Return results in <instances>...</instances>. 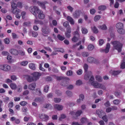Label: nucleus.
Returning <instances> with one entry per match:
<instances>
[{
	"label": "nucleus",
	"instance_id": "obj_42",
	"mask_svg": "<svg viewBox=\"0 0 125 125\" xmlns=\"http://www.w3.org/2000/svg\"><path fill=\"white\" fill-rule=\"evenodd\" d=\"M91 29L92 30H93V32L94 33H97L98 32V30L96 28V27L94 26L93 27H91Z\"/></svg>",
	"mask_w": 125,
	"mask_h": 125
},
{
	"label": "nucleus",
	"instance_id": "obj_61",
	"mask_svg": "<svg viewBox=\"0 0 125 125\" xmlns=\"http://www.w3.org/2000/svg\"><path fill=\"white\" fill-rule=\"evenodd\" d=\"M17 4V6L19 8H21L22 7V3L21 2H18Z\"/></svg>",
	"mask_w": 125,
	"mask_h": 125
},
{
	"label": "nucleus",
	"instance_id": "obj_47",
	"mask_svg": "<svg viewBox=\"0 0 125 125\" xmlns=\"http://www.w3.org/2000/svg\"><path fill=\"white\" fill-rule=\"evenodd\" d=\"M32 36L34 37H36L38 35L37 32L35 31H32Z\"/></svg>",
	"mask_w": 125,
	"mask_h": 125
},
{
	"label": "nucleus",
	"instance_id": "obj_51",
	"mask_svg": "<svg viewBox=\"0 0 125 125\" xmlns=\"http://www.w3.org/2000/svg\"><path fill=\"white\" fill-rule=\"evenodd\" d=\"M27 104V103L26 102L23 101L21 102L20 103V104L22 106H24Z\"/></svg>",
	"mask_w": 125,
	"mask_h": 125
},
{
	"label": "nucleus",
	"instance_id": "obj_17",
	"mask_svg": "<svg viewBox=\"0 0 125 125\" xmlns=\"http://www.w3.org/2000/svg\"><path fill=\"white\" fill-rule=\"evenodd\" d=\"M100 83L96 81H94L93 82H92L91 84L92 85L94 86V88H98Z\"/></svg>",
	"mask_w": 125,
	"mask_h": 125
},
{
	"label": "nucleus",
	"instance_id": "obj_5",
	"mask_svg": "<svg viewBox=\"0 0 125 125\" xmlns=\"http://www.w3.org/2000/svg\"><path fill=\"white\" fill-rule=\"evenodd\" d=\"M31 75H32L35 81H36L41 75V74L38 72H35L32 73Z\"/></svg>",
	"mask_w": 125,
	"mask_h": 125
},
{
	"label": "nucleus",
	"instance_id": "obj_16",
	"mask_svg": "<svg viewBox=\"0 0 125 125\" xmlns=\"http://www.w3.org/2000/svg\"><path fill=\"white\" fill-rule=\"evenodd\" d=\"M36 84L35 83H33L29 85L28 88L31 90H33L35 88Z\"/></svg>",
	"mask_w": 125,
	"mask_h": 125
},
{
	"label": "nucleus",
	"instance_id": "obj_37",
	"mask_svg": "<svg viewBox=\"0 0 125 125\" xmlns=\"http://www.w3.org/2000/svg\"><path fill=\"white\" fill-rule=\"evenodd\" d=\"M98 88H101L103 90H105L106 89V87L104 85L100 83L99 84Z\"/></svg>",
	"mask_w": 125,
	"mask_h": 125
},
{
	"label": "nucleus",
	"instance_id": "obj_2",
	"mask_svg": "<svg viewBox=\"0 0 125 125\" xmlns=\"http://www.w3.org/2000/svg\"><path fill=\"white\" fill-rule=\"evenodd\" d=\"M42 31L43 35L45 36L44 34H49L50 32V30L48 26L45 25L42 28Z\"/></svg>",
	"mask_w": 125,
	"mask_h": 125
},
{
	"label": "nucleus",
	"instance_id": "obj_14",
	"mask_svg": "<svg viewBox=\"0 0 125 125\" xmlns=\"http://www.w3.org/2000/svg\"><path fill=\"white\" fill-rule=\"evenodd\" d=\"M10 53L14 55H17L19 53L17 50L14 49H11L10 50Z\"/></svg>",
	"mask_w": 125,
	"mask_h": 125
},
{
	"label": "nucleus",
	"instance_id": "obj_25",
	"mask_svg": "<svg viewBox=\"0 0 125 125\" xmlns=\"http://www.w3.org/2000/svg\"><path fill=\"white\" fill-rule=\"evenodd\" d=\"M29 67L31 70H34L36 68L35 66V64L34 63H31L29 64Z\"/></svg>",
	"mask_w": 125,
	"mask_h": 125
},
{
	"label": "nucleus",
	"instance_id": "obj_22",
	"mask_svg": "<svg viewBox=\"0 0 125 125\" xmlns=\"http://www.w3.org/2000/svg\"><path fill=\"white\" fill-rule=\"evenodd\" d=\"M116 28L118 29L123 28V24L121 22H119L117 23L116 25Z\"/></svg>",
	"mask_w": 125,
	"mask_h": 125
},
{
	"label": "nucleus",
	"instance_id": "obj_26",
	"mask_svg": "<svg viewBox=\"0 0 125 125\" xmlns=\"http://www.w3.org/2000/svg\"><path fill=\"white\" fill-rule=\"evenodd\" d=\"M95 60V58L93 57H89L88 58L87 61L90 63L93 62Z\"/></svg>",
	"mask_w": 125,
	"mask_h": 125
},
{
	"label": "nucleus",
	"instance_id": "obj_44",
	"mask_svg": "<svg viewBox=\"0 0 125 125\" xmlns=\"http://www.w3.org/2000/svg\"><path fill=\"white\" fill-rule=\"evenodd\" d=\"M88 48L89 50L92 51L94 49V46L92 44H90L88 45Z\"/></svg>",
	"mask_w": 125,
	"mask_h": 125
},
{
	"label": "nucleus",
	"instance_id": "obj_7",
	"mask_svg": "<svg viewBox=\"0 0 125 125\" xmlns=\"http://www.w3.org/2000/svg\"><path fill=\"white\" fill-rule=\"evenodd\" d=\"M25 77L26 78L27 81L29 82L35 81L33 76L28 75H25Z\"/></svg>",
	"mask_w": 125,
	"mask_h": 125
},
{
	"label": "nucleus",
	"instance_id": "obj_34",
	"mask_svg": "<svg viewBox=\"0 0 125 125\" xmlns=\"http://www.w3.org/2000/svg\"><path fill=\"white\" fill-rule=\"evenodd\" d=\"M10 86L11 89H12L14 90L16 89V85L14 83H11L10 84Z\"/></svg>",
	"mask_w": 125,
	"mask_h": 125
},
{
	"label": "nucleus",
	"instance_id": "obj_19",
	"mask_svg": "<svg viewBox=\"0 0 125 125\" xmlns=\"http://www.w3.org/2000/svg\"><path fill=\"white\" fill-rule=\"evenodd\" d=\"M67 19L71 24H74V20L71 17L68 16L67 17Z\"/></svg>",
	"mask_w": 125,
	"mask_h": 125
},
{
	"label": "nucleus",
	"instance_id": "obj_57",
	"mask_svg": "<svg viewBox=\"0 0 125 125\" xmlns=\"http://www.w3.org/2000/svg\"><path fill=\"white\" fill-rule=\"evenodd\" d=\"M73 72L71 70L67 71L66 73V74L68 76H71L73 74Z\"/></svg>",
	"mask_w": 125,
	"mask_h": 125
},
{
	"label": "nucleus",
	"instance_id": "obj_35",
	"mask_svg": "<svg viewBox=\"0 0 125 125\" xmlns=\"http://www.w3.org/2000/svg\"><path fill=\"white\" fill-rule=\"evenodd\" d=\"M82 55L83 57H87L89 56V53L87 52H83L82 53Z\"/></svg>",
	"mask_w": 125,
	"mask_h": 125
},
{
	"label": "nucleus",
	"instance_id": "obj_59",
	"mask_svg": "<svg viewBox=\"0 0 125 125\" xmlns=\"http://www.w3.org/2000/svg\"><path fill=\"white\" fill-rule=\"evenodd\" d=\"M78 38L76 36H74L72 38V40L74 42H76L78 40Z\"/></svg>",
	"mask_w": 125,
	"mask_h": 125
},
{
	"label": "nucleus",
	"instance_id": "obj_21",
	"mask_svg": "<svg viewBox=\"0 0 125 125\" xmlns=\"http://www.w3.org/2000/svg\"><path fill=\"white\" fill-rule=\"evenodd\" d=\"M44 101L43 98L41 97H36L34 101L36 102H43Z\"/></svg>",
	"mask_w": 125,
	"mask_h": 125
},
{
	"label": "nucleus",
	"instance_id": "obj_52",
	"mask_svg": "<svg viewBox=\"0 0 125 125\" xmlns=\"http://www.w3.org/2000/svg\"><path fill=\"white\" fill-rule=\"evenodd\" d=\"M87 121V119L86 118L83 117L81 119V121L83 124L86 122Z\"/></svg>",
	"mask_w": 125,
	"mask_h": 125
},
{
	"label": "nucleus",
	"instance_id": "obj_55",
	"mask_svg": "<svg viewBox=\"0 0 125 125\" xmlns=\"http://www.w3.org/2000/svg\"><path fill=\"white\" fill-rule=\"evenodd\" d=\"M112 110L111 107H107L106 109V112L107 113H109Z\"/></svg>",
	"mask_w": 125,
	"mask_h": 125
},
{
	"label": "nucleus",
	"instance_id": "obj_56",
	"mask_svg": "<svg viewBox=\"0 0 125 125\" xmlns=\"http://www.w3.org/2000/svg\"><path fill=\"white\" fill-rule=\"evenodd\" d=\"M55 93L58 96H60L62 94V92L59 90H56Z\"/></svg>",
	"mask_w": 125,
	"mask_h": 125
},
{
	"label": "nucleus",
	"instance_id": "obj_36",
	"mask_svg": "<svg viewBox=\"0 0 125 125\" xmlns=\"http://www.w3.org/2000/svg\"><path fill=\"white\" fill-rule=\"evenodd\" d=\"M28 62L27 61H24L21 62L20 63V65L22 66H26L28 64Z\"/></svg>",
	"mask_w": 125,
	"mask_h": 125
},
{
	"label": "nucleus",
	"instance_id": "obj_23",
	"mask_svg": "<svg viewBox=\"0 0 125 125\" xmlns=\"http://www.w3.org/2000/svg\"><path fill=\"white\" fill-rule=\"evenodd\" d=\"M106 6L104 5H102L98 7V9L100 10L103 11L106 10Z\"/></svg>",
	"mask_w": 125,
	"mask_h": 125
},
{
	"label": "nucleus",
	"instance_id": "obj_45",
	"mask_svg": "<svg viewBox=\"0 0 125 125\" xmlns=\"http://www.w3.org/2000/svg\"><path fill=\"white\" fill-rule=\"evenodd\" d=\"M54 101L56 103H58L61 100V99L60 98H55L53 99Z\"/></svg>",
	"mask_w": 125,
	"mask_h": 125
},
{
	"label": "nucleus",
	"instance_id": "obj_60",
	"mask_svg": "<svg viewBox=\"0 0 125 125\" xmlns=\"http://www.w3.org/2000/svg\"><path fill=\"white\" fill-rule=\"evenodd\" d=\"M71 29L70 26L68 27L67 28L66 32L69 33L71 32Z\"/></svg>",
	"mask_w": 125,
	"mask_h": 125
},
{
	"label": "nucleus",
	"instance_id": "obj_33",
	"mask_svg": "<svg viewBox=\"0 0 125 125\" xmlns=\"http://www.w3.org/2000/svg\"><path fill=\"white\" fill-rule=\"evenodd\" d=\"M82 112L81 110L77 111L75 114V115L77 116H79L82 113Z\"/></svg>",
	"mask_w": 125,
	"mask_h": 125
},
{
	"label": "nucleus",
	"instance_id": "obj_40",
	"mask_svg": "<svg viewBox=\"0 0 125 125\" xmlns=\"http://www.w3.org/2000/svg\"><path fill=\"white\" fill-rule=\"evenodd\" d=\"M90 79L89 80V82L91 83V82H94V77L92 75H92L90 77Z\"/></svg>",
	"mask_w": 125,
	"mask_h": 125
},
{
	"label": "nucleus",
	"instance_id": "obj_20",
	"mask_svg": "<svg viewBox=\"0 0 125 125\" xmlns=\"http://www.w3.org/2000/svg\"><path fill=\"white\" fill-rule=\"evenodd\" d=\"M98 27L100 29L103 30H106L107 29V27L105 24H104L102 25H99Z\"/></svg>",
	"mask_w": 125,
	"mask_h": 125
},
{
	"label": "nucleus",
	"instance_id": "obj_28",
	"mask_svg": "<svg viewBox=\"0 0 125 125\" xmlns=\"http://www.w3.org/2000/svg\"><path fill=\"white\" fill-rule=\"evenodd\" d=\"M81 31L82 33L84 34H86L88 32V30L87 29L84 27L82 28Z\"/></svg>",
	"mask_w": 125,
	"mask_h": 125
},
{
	"label": "nucleus",
	"instance_id": "obj_29",
	"mask_svg": "<svg viewBox=\"0 0 125 125\" xmlns=\"http://www.w3.org/2000/svg\"><path fill=\"white\" fill-rule=\"evenodd\" d=\"M118 33L121 34H124L125 33V31L123 28L118 29L117 30Z\"/></svg>",
	"mask_w": 125,
	"mask_h": 125
},
{
	"label": "nucleus",
	"instance_id": "obj_8",
	"mask_svg": "<svg viewBox=\"0 0 125 125\" xmlns=\"http://www.w3.org/2000/svg\"><path fill=\"white\" fill-rule=\"evenodd\" d=\"M37 13L38 14V17L41 19H43L44 18L45 15L43 14V12L41 10H39L38 11Z\"/></svg>",
	"mask_w": 125,
	"mask_h": 125
},
{
	"label": "nucleus",
	"instance_id": "obj_32",
	"mask_svg": "<svg viewBox=\"0 0 125 125\" xmlns=\"http://www.w3.org/2000/svg\"><path fill=\"white\" fill-rule=\"evenodd\" d=\"M66 93L67 95L70 97H71L73 95L72 92L69 91H67L66 92Z\"/></svg>",
	"mask_w": 125,
	"mask_h": 125
},
{
	"label": "nucleus",
	"instance_id": "obj_53",
	"mask_svg": "<svg viewBox=\"0 0 125 125\" xmlns=\"http://www.w3.org/2000/svg\"><path fill=\"white\" fill-rule=\"evenodd\" d=\"M63 25L64 27L65 28L67 27H68L70 26L69 25V23L68 21L65 22L63 24Z\"/></svg>",
	"mask_w": 125,
	"mask_h": 125
},
{
	"label": "nucleus",
	"instance_id": "obj_58",
	"mask_svg": "<svg viewBox=\"0 0 125 125\" xmlns=\"http://www.w3.org/2000/svg\"><path fill=\"white\" fill-rule=\"evenodd\" d=\"M100 16L99 15L96 16L94 18V20L95 21H98L100 18Z\"/></svg>",
	"mask_w": 125,
	"mask_h": 125
},
{
	"label": "nucleus",
	"instance_id": "obj_31",
	"mask_svg": "<svg viewBox=\"0 0 125 125\" xmlns=\"http://www.w3.org/2000/svg\"><path fill=\"white\" fill-rule=\"evenodd\" d=\"M121 72V71L120 70L115 71L113 72L112 74L115 76H116L120 73Z\"/></svg>",
	"mask_w": 125,
	"mask_h": 125
},
{
	"label": "nucleus",
	"instance_id": "obj_62",
	"mask_svg": "<svg viewBox=\"0 0 125 125\" xmlns=\"http://www.w3.org/2000/svg\"><path fill=\"white\" fill-rule=\"evenodd\" d=\"M14 13H12L13 14H15V13H20L21 12V10H19V9L16 8L15 10H14Z\"/></svg>",
	"mask_w": 125,
	"mask_h": 125
},
{
	"label": "nucleus",
	"instance_id": "obj_9",
	"mask_svg": "<svg viewBox=\"0 0 125 125\" xmlns=\"http://www.w3.org/2000/svg\"><path fill=\"white\" fill-rule=\"evenodd\" d=\"M39 118L42 119H44V121H47L48 119L49 116L46 115L45 114H40L39 115Z\"/></svg>",
	"mask_w": 125,
	"mask_h": 125
},
{
	"label": "nucleus",
	"instance_id": "obj_15",
	"mask_svg": "<svg viewBox=\"0 0 125 125\" xmlns=\"http://www.w3.org/2000/svg\"><path fill=\"white\" fill-rule=\"evenodd\" d=\"M96 113L100 118H101L102 117L103 115L104 114V113L103 110H97L96 111Z\"/></svg>",
	"mask_w": 125,
	"mask_h": 125
},
{
	"label": "nucleus",
	"instance_id": "obj_49",
	"mask_svg": "<svg viewBox=\"0 0 125 125\" xmlns=\"http://www.w3.org/2000/svg\"><path fill=\"white\" fill-rule=\"evenodd\" d=\"M82 83V82L80 80L77 81L76 83V84L78 86H80L81 85Z\"/></svg>",
	"mask_w": 125,
	"mask_h": 125
},
{
	"label": "nucleus",
	"instance_id": "obj_54",
	"mask_svg": "<svg viewBox=\"0 0 125 125\" xmlns=\"http://www.w3.org/2000/svg\"><path fill=\"white\" fill-rule=\"evenodd\" d=\"M102 118L105 122H107L108 119L106 115H104L102 116Z\"/></svg>",
	"mask_w": 125,
	"mask_h": 125
},
{
	"label": "nucleus",
	"instance_id": "obj_43",
	"mask_svg": "<svg viewBox=\"0 0 125 125\" xmlns=\"http://www.w3.org/2000/svg\"><path fill=\"white\" fill-rule=\"evenodd\" d=\"M57 37L58 39L61 41H62L65 39L64 37L62 36L59 34L58 35Z\"/></svg>",
	"mask_w": 125,
	"mask_h": 125
},
{
	"label": "nucleus",
	"instance_id": "obj_48",
	"mask_svg": "<svg viewBox=\"0 0 125 125\" xmlns=\"http://www.w3.org/2000/svg\"><path fill=\"white\" fill-rule=\"evenodd\" d=\"M4 48V45L2 44L1 41L0 39V50H2Z\"/></svg>",
	"mask_w": 125,
	"mask_h": 125
},
{
	"label": "nucleus",
	"instance_id": "obj_41",
	"mask_svg": "<svg viewBox=\"0 0 125 125\" xmlns=\"http://www.w3.org/2000/svg\"><path fill=\"white\" fill-rule=\"evenodd\" d=\"M120 101L118 99L114 100L113 101L114 104L115 105H118L120 103Z\"/></svg>",
	"mask_w": 125,
	"mask_h": 125
},
{
	"label": "nucleus",
	"instance_id": "obj_46",
	"mask_svg": "<svg viewBox=\"0 0 125 125\" xmlns=\"http://www.w3.org/2000/svg\"><path fill=\"white\" fill-rule=\"evenodd\" d=\"M4 43L6 44H9L10 42L9 39L8 38H6L4 40Z\"/></svg>",
	"mask_w": 125,
	"mask_h": 125
},
{
	"label": "nucleus",
	"instance_id": "obj_13",
	"mask_svg": "<svg viewBox=\"0 0 125 125\" xmlns=\"http://www.w3.org/2000/svg\"><path fill=\"white\" fill-rule=\"evenodd\" d=\"M92 73L91 72H90L88 73H87L85 75L84 79L86 80H88L91 76Z\"/></svg>",
	"mask_w": 125,
	"mask_h": 125
},
{
	"label": "nucleus",
	"instance_id": "obj_27",
	"mask_svg": "<svg viewBox=\"0 0 125 125\" xmlns=\"http://www.w3.org/2000/svg\"><path fill=\"white\" fill-rule=\"evenodd\" d=\"M96 80L98 82H101L102 81L103 79L99 75H97L95 77Z\"/></svg>",
	"mask_w": 125,
	"mask_h": 125
},
{
	"label": "nucleus",
	"instance_id": "obj_63",
	"mask_svg": "<svg viewBox=\"0 0 125 125\" xmlns=\"http://www.w3.org/2000/svg\"><path fill=\"white\" fill-rule=\"evenodd\" d=\"M82 71L81 69H80L76 72V73L78 75H80L82 74Z\"/></svg>",
	"mask_w": 125,
	"mask_h": 125
},
{
	"label": "nucleus",
	"instance_id": "obj_3",
	"mask_svg": "<svg viewBox=\"0 0 125 125\" xmlns=\"http://www.w3.org/2000/svg\"><path fill=\"white\" fill-rule=\"evenodd\" d=\"M39 10L38 7L35 6L30 7V11L35 16H37L36 11L37 13Z\"/></svg>",
	"mask_w": 125,
	"mask_h": 125
},
{
	"label": "nucleus",
	"instance_id": "obj_1",
	"mask_svg": "<svg viewBox=\"0 0 125 125\" xmlns=\"http://www.w3.org/2000/svg\"><path fill=\"white\" fill-rule=\"evenodd\" d=\"M111 43L113 44L115 49L117 50L119 52H121L123 46L122 44L117 41L112 42Z\"/></svg>",
	"mask_w": 125,
	"mask_h": 125
},
{
	"label": "nucleus",
	"instance_id": "obj_38",
	"mask_svg": "<svg viewBox=\"0 0 125 125\" xmlns=\"http://www.w3.org/2000/svg\"><path fill=\"white\" fill-rule=\"evenodd\" d=\"M104 105L106 107H108L110 106L111 104L109 101H108L104 104Z\"/></svg>",
	"mask_w": 125,
	"mask_h": 125
},
{
	"label": "nucleus",
	"instance_id": "obj_4",
	"mask_svg": "<svg viewBox=\"0 0 125 125\" xmlns=\"http://www.w3.org/2000/svg\"><path fill=\"white\" fill-rule=\"evenodd\" d=\"M10 69V66L7 64L0 65V69L4 71H8Z\"/></svg>",
	"mask_w": 125,
	"mask_h": 125
},
{
	"label": "nucleus",
	"instance_id": "obj_24",
	"mask_svg": "<svg viewBox=\"0 0 125 125\" xmlns=\"http://www.w3.org/2000/svg\"><path fill=\"white\" fill-rule=\"evenodd\" d=\"M56 79L58 80H60L63 79L64 80V79L68 80H70V79L68 78L62 76L57 77H56Z\"/></svg>",
	"mask_w": 125,
	"mask_h": 125
},
{
	"label": "nucleus",
	"instance_id": "obj_6",
	"mask_svg": "<svg viewBox=\"0 0 125 125\" xmlns=\"http://www.w3.org/2000/svg\"><path fill=\"white\" fill-rule=\"evenodd\" d=\"M110 48V44L109 43H108L106 45V47L104 49H100V52H102L107 53L109 52Z\"/></svg>",
	"mask_w": 125,
	"mask_h": 125
},
{
	"label": "nucleus",
	"instance_id": "obj_10",
	"mask_svg": "<svg viewBox=\"0 0 125 125\" xmlns=\"http://www.w3.org/2000/svg\"><path fill=\"white\" fill-rule=\"evenodd\" d=\"M80 12L79 10H76L73 14V18H77L80 16Z\"/></svg>",
	"mask_w": 125,
	"mask_h": 125
},
{
	"label": "nucleus",
	"instance_id": "obj_18",
	"mask_svg": "<svg viewBox=\"0 0 125 125\" xmlns=\"http://www.w3.org/2000/svg\"><path fill=\"white\" fill-rule=\"evenodd\" d=\"M69 80L64 79L62 81L61 83V85L63 86H66L68 84V81Z\"/></svg>",
	"mask_w": 125,
	"mask_h": 125
},
{
	"label": "nucleus",
	"instance_id": "obj_39",
	"mask_svg": "<svg viewBox=\"0 0 125 125\" xmlns=\"http://www.w3.org/2000/svg\"><path fill=\"white\" fill-rule=\"evenodd\" d=\"M49 87L48 85H46L45 86L44 88V92L47 93L48 92V90L49 89Z\"/></svg>",
	"mask_w": 125,
	"mask_h": 125
},
{
	"label": "nucleus",
	"instance_id": "obj_30",
	"mask_svg": "<svg viewBox=\"0 0 125 125\" xmlns=\"http://www.w3.org/2000/svg\"><path fill=\"white\" fill-rule=\"evenodd\" d=\"M37 3V4L42 8L43 9L45 8V4L44 3H42L40 1H38Z\"/></svg>",
	"mask_w": 125,
	"mask_h": 125
},
{
	"label": "nucleus",
	"instance_id": "obj_50",
	"mask_svg": "<svg viewBox=\"0 0 125 125\" xmlns=\"http://www.w3.org/2000/svg\"><path fill=\"white\" fill-rule=\"evenodd\" d=\"M43 107L45 108H48L49 107H51L52 105L49 104H45L44 105Z\"/></svg>",
	"mask_w": 125,
	"mask_h": 125
},
{
	"label": "nucleus",
	"instance_id": "obj_11",
	"mask_svg": "<svg viewBox=\"0 0 125 125\" xmlns=\"http://www.w3.org/2000/svg\"><path fill=\"white\" fill-rule=\"evenodd\" d=\"M11 11L12 13H14V10L16 9L17 7V4L14 2H12L11 3Z\"/></svg>",
	"mask_w": 125,
	"mask_h": 125
},
{
	"label": "nucleus",
	"instance_id": "obj_12",
	"mask_svg": "<svg viewBox=\"0 0 125 125\" xmlns=\"http://www.w3.org/2000/svg\"><path fill=\"white\" fill-rule=\"evenodd\" d=\"M54 106L55 109H57L58 111L62 110L63 108V106L58 104H55Z\"/></svg>",
	"mask_w": 125,
	"mask_h": 125
},
{
	"label": "nucleus",
	"instance_id": "obj_64",
	"mask_svg": "<svg viewBox=\"0 0 125 125\" xmlns=\"http://www.w3.org/2000/svg\"><path fill=\"white\" fill-rule=\"evenodd\" d=\"M83 68L85 72H86L87 71L88 68V65L85 64H84V65L83 66Z\"/></svg>",
	"mask_w": 125,
	"mask_h": 125
}]
</instances>
